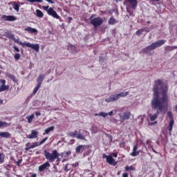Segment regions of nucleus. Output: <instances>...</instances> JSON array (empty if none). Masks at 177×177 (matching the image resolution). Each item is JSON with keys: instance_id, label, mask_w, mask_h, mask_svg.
<instances>
[{"instance_id": "nucleus-1", "label": "nucleus", "mask_w": 177, "mask_h": 177, "mask_svg": "<svg viewBox=\"0 0 177 177\" xmlns=\"http://www.w3.org/2000/svg\"><path fill=\"white\" fill-rule=\"evenodd\" d=\"M168 86L162 83V80L158 79L154 81L153 88V98L151 102L152 109L162 111L163 109L168 107Z\"/></svg>"}, {"instance_id": "nucleus-2", "label": "nucleus", "mask_w": 177, "mask_h": 177, "mask_svg": "<svg viewBox=\"0 0 177 177\" xmlns=\"http://www.w3.org/2000/svg\"><path fill=\"white\" fill-rule=\"evenodd\" d=\"M167 42V40L161 39L158 40L155 42H153L151 45L144 48L142 51L143 53H146V55H151V50H154V49H157V48H160L164 45Z\"/></svg>"}, {"instance_id": "nucleus-3", "label": "nucleus", "mask_w": 177, "mask_h": 177, "mask_svg": "<svg viewBox=\"0 0 177 177\" xmlns=\"http://www.w3.org/2000/svg\"><path fill=\"white\" fill-rule=\"evenodd\" d=\"M44 156L46 157V159L50 161V162H55L57 160V162H60V153L57 151V150L54 149L52 151V153H50L46 150H44Z\"/></svg>"}, {"instance_id": "nucleus-4", "label": "nucleus", "mask_w": 177, "mask_h": 177, "mask_svg": "<svg viewBox=\"0 0 177 177\" xmlns=\"http://www.w3.org/2000/svg\"><path fill=\"white\" fill-rule=\"evenodd\" d=\"M129 95V91H122L118 94L111 95L108 98L105 99L106 103H111V102H117L120 97H125Z\"/></svg>"}, {"instance_id": "nucleus-5", "label": "nucleus", "mask_w": 177, "mask_h": 177, "mask_svg": "<svg viewBox=\"0 0 177 177\" xmlns=\"http://www.w3.org/2000/svg\"><path fill=\"white\" fill-rule=\"evenodd\" d=\"M90 21L94 28H97V27H100V26L103 24L104 21L100 17L93 18V15H91L90 17Z\"/></svg>"}, {"instance_id": "nucleus-6", "label": "nucleus", "mask_w": 177, "mask_h": 177, "mask_svg": "<svg viewBox=\"0 0 177 177\" xmlns=\"http://www.w3.org/2000/svg\"><path fill=\"white\" fill-rule=\"evenodd\" d=\"M167 115L170 120L169 122V126L167 127V129L169 132L171 133V132H172V129H174V124H175V120H174V115H172V112L168 111Z\"/></svg>"}, {"instance_id": "nucleus-7", "label": "nucleus", "mask_w": 177, "mask_h": 177, "mask_svg": "<svg viewBox=\"0 0 177 177\" xmlns=\"http://www.w3.org/2000/svg\"><path fill=\"white\" fill-rule=\"evenodd\" d=\"M68 136H71V138H77V139L85 140V136H84V134H82L80 132H78L77 131L69 132Z\"/></svg>"}, {"instance_id": "nucleus-8", "label": "nucleus", "mask_w": 177, "mask_h": 177, "mask_svg": "<svg viewBox=\"0 0 177 177\" xmlns=\"http://www.w3.org/2000/svg\"><path fill=\"white\" fill-rule=\"evenodd\" d=\"M153 110H156V113L155 114H151L149 113L148 114V117L150 118V121H156V120H157V118H158V114L160 113H162V111H164V108L162 111H160V109H153Z\"/></svg>"}, {"instance_id": "nucleus-9", "label": "nucleus", "mask_w": 177, "mask_h": 177, "mask_svg": "<svg viewBox=\"0 0 177 177\" xmlns=\"http://www.w3.org/2000/svg\"><path fill=\"white\" fill-rule=\"evenodd\" d=\"M47 13H48V15H49V16H52L55 19H57L58 20H62V17H60V16H59L57 15V12L56 11H55L52 8V7L49 8V9L47 11Z\"/></svg>"}, {"instance_id": "nucleus-10", "label": "nucleus", "mask_w": 177, "mask_h": 177, "mask_svg": "<svg viewBox=\"0 0 177 177\" xmlns=\"http://www.w3.org/2000/svg\"><path fill=\"white\" fill-rule=\"evenodd\" d=\"M50 168V163L49 162H46L44 164L39 166L38 169L39 172H44L45 169H49Z\"/></svg>"}, {"instance_id": "nucleus-11", "label": "nucleus", "mask_w": 177, "mask_h": 177, "mask_svg": "<svg viewBox=\"0 0 177 177\" xmlns=\"http://www.w3.org/2000/svg\"><path fill=\"white\" fill-rule=\"evenodd\" d=\"M126 3H129L131 6V8L133 10L136 9L138 8V0H125Z\"/></svg>"}, {"instance_id": "nucleus-12", "label": "nucleus", "mask_w": 177, "mask_h": 177, "mask_svg": "<svg viewBox=\"0 0 177 177\" xmlns=\"http://www.w3.org/2000/svg\"><path fill=\"white\" fill-rule=\"evenodd\" d=\"M26 46L28 48H31L36 52H39V44H34L31 43H26Z\"/></svg>"}, {"instance_id": "nucleus-13", "label": "nucleus", "mask_w": 177, "mask_h": 177, "mask_svg": "<svg viewBox=\"0 0 177 177\" xmlns=\"http://www.w3.org/2000/svg\"><path fill=\"white\" fill-rule=\"evenodd\" d=\"M1 19L6 21H15L16 20V17L13 15H3Z\"/></svg>"}, {"instance_id": "nucleus-14", "label": "nucleus", "mask_w": 177, "mask_h": 177, "mask_svg": "<svg viewBox=\"0 0 177 177\" xmlns=\"http://www.w3.org/2000/svg\"><path fill=\"white\" fill-rule=\"evenodd\" d=\"M106 162L110 165H113L114 167L117 165V162L114 160V159L113 158V156H106Z\"/></svg>"}, {"instance_id": "nucleus-15", "label": "nucleus", "mask_w": 177, "mask_h": 177, "mask_svg": "<svg viewBox=\"0 0 177 177\" xmlns=\"http://www.w3.org/2000/svg\"><path fill=\"white\" fill-rule=\"evenodd\" d=\"M27 139H37L38 138V131L32 130L31 133L26 136Z\"/></svg>"}, {"instance_id": "nucleus-16", "label": "nucleus", "mask_w": 177, "mask_h": 177, "mask_svg": "<svg viewBox=\"0 0 177 177\" xmlns=\"http://www.w3.org/2000/svg\"><path fill=\"white\" fill-rule=\"evenodd\" d=\"M130 118H131V112L129 111H126L123 113V115L120 116V120H122V121L129 120Z\"/></svg>"}, {"instance_id": "nucleus-17", "label": "nucleus", "mask_w": 177, "mask_h": 177, "mask_svg": "<svg viewBox=\"0 0 177 177\" xmlns=\"http://www.w3.org/2000/svg\"><path fill=\"white\" fill-rule=\"evenodd\" d=\"M85 147H88L87 145H78L75 148V153L76 154H80V153H82L84 150H85Z\"/></svg>"}, {"instance_id": "nucleus-18", "label": "nucleus", "mask_w": 177, "mask_h": 177, "mask_svg": "<svg viewBox=\"0 0 177 177\" xmlns=\"http://www.w3.org/2000/svg\"><path fill=\"white\" fill-rule=\"evenodd\" d=\"M136 150H138V144L133 146V152L130 153V156L132 157H136V156H139V151Z\"/></svg>"}, {"instance_id": "nucleus-19", "label": "nucleus", "mask_w": 177, "mask_h": 177, "mask_svg": "<svg viewBox=\"0 0 177 177\" xmlns=\"http://www.w3.org/2000/svg\"><path fill=\"white\" fill-rule=\"evenodd\" d=\"M174 49H177L176 46H165V52L167 53L168 52H172V50H174Z\"/></svg>"}, {"instance_id": "nucleus-20", "label": "nucleus", "mask_w": 177, "mask_h": 177, "mask_svg": "<svg viewBox=\"0 0 177 177\" xmlns=\"http://www.w3.org/2000/svg\"><path fill=\"white\" fill-rule=\"evenodd\" d=\"M44 80H45V75H39V77L37 79V85H42V82H44Z\"/></svg>"}, {"instance_id": "nucleus-21", "label": "nucleus", "mask_w": 177, "mask_h": 177, "mask_svg": "<svg viewBox=\"0 0 177 177\" xmlns=\"http://www.w3.org/2000/svg\"><path fill=\"white\" fill-rule=\"evenodd\" d=\"M25 31H27L28 32H29V34H34L35 32H37L38 30H37V29L28 26L25 28Z\"/></svg>"}, {"instance_id": "nucleus-22", "label": "nucleus", "mask_w": 177, "mask_h": 177, "mask_svg": "<svg viewBox=\"0 0 177 177\" xmlns=\"http://www.w3.org/2000/svg\"><path fill=\"white\" fill-rule=\"evenodd\" d=\"M11 134L9 132H0V138H6V139L10 138Z\"/></svg>"}, {"instance_id": "nucleus-23", "label": "nucleus", "mask_w": 177, "mask_h": 177, "mask_svg": "<svg viewBox=\"0 0 177 177\" xmlns=\"http://www.w3.org/2000/svg\"><path fill=\"white\" fill-rule=\"evenodd\" d=\"M55 129V127L51 126L47 129H45L44 133H43V135H48V133H49V132L54 131Z\"/></svg>"}, {"instance_id": "nucleus-24", "label": "nucleus", "mask_w": 177, "mask_h": 177, "mask_svg": "<svg viewBox=\"0 0 177 177\" xmlns=\"http://www.w3.org/2000/svg\"><path fill=\"white\" fill-rule=\"evenodd\" d=\"M36 16L40 19H42V17H44V12H42L41 10H36Z\"/></svg>"}, {"instance_id": "nucleus-25", "label": "nucleus", "mask_w": 177, "mask_h": 177, "mask_svg": "<svg viewBox=\"0 0 177 177\" xmlns=\"http://www.w3.org/2000/svg\"><path fill=\"white\" fill-rule=\"evenodd\" d=\"M115 24H117V20L114 19V17H111L109 20V24L111 26H114Z\"/></svg>"}, {"instance_id": "nucleus-26", "label": "nucleus", "mask_w": 177, "mask_h": 177, "mask_svg": "<svg viewBox=\"0 0 177 177\" xmlns=\"http://www.w3.org/2000/svg\"><path fill=\"white\" fill-rule=\"evenodd\" d=\"M9 90V86L1 85L0 86V92H3L5 91Z\"/></svg>"}, {"instance_id": "nucleus-27", "label": "nucleus", "mask_w": 177, "mask_h": 177, "mask_svg": "<svg viewBox=\"0 0 177 177\" xmlns=\"http://www.w3.org/2000/svg\"><path fill=\"white\" fill-rule=\"evenodd\" d=\"M15 42H16V44H19V45H21L22 48H26V45H27V43H23L19 41V39H15Z\"/></svg>"}, {"instance_id": "nucleus-28", "label": "nucleus", "mask_w": 177, "mask_h": 177, "mask_svg": "<svg viewBox=\"0 0 177 177\" xmlns=\"http://www.w3.org/2000/svg\"><path fill=\"white\" fill-rule=\"evenodd\" d=\"M27 120H28V124H31V122H32V120H34L35 118V116H34V114H32L29 116H27Z\"/></svg>"}, {"instance_id": "nucleus-29", "label": "nucleus", "mask_w": 177, "mask_h": 177, "mask_svg": "<svg viewBox=\"0 0 177 177\" xmlns=\"http://www.w3.org/2000/svg\"><path fill=\"white\" fill-rule=\"evenodd\" d=\"M13 9H15V10H16V12H19V10H20V5H19L16 2H14Z\"/></svg>"}, {"instance_id": "nucleus-30", "label": "nucleus", "mask_w": 177, "mask_h": 177, "mask_svg": "<svg viewBox=\"0 0 177 177\" xmlns=\"http://www.w3.org/2000/svg\"><path fill=\"white\" fill-rule=\"evenodd\" d=\"M5 162V154L0 153V164H3Z\"/></svg>"}, {"instance_id": "nucleus-31", "label": "nucleus", "mask_w": 177, "mask_h": 177, "mask_svg": "<svg viewBox=\"0 0 177 177\" xmlns=\"http://www.w3.org/2000/svg\"><path fill=\"white\" fill-rule=\"evenodd\" d=\"M71 165L66 164L64 167V171L65 172H68V171H71Z\"/></svg>"}, {"instance_id": "nucleus-32", "label": "nucleus", "mask_w": 177, "mask_h": 177, "mask_svg": "<svg viewBox=\"0 0 177 177\" xmlns=\"http://www.w3.org/2000/svg\"><path fill=\"white\" fill-rule=\"evenodd\" d=\"M125 171H135V167L133 166H126L124 167Z\"/></svg>"}, {"instance_id": "nucleus-33", "label": "nucleus", "mask_w": 177, "mask_h": 177, "mask_svg": "<svg viewBox=\"0 0 177 177\" xmlns=\"http://www.w3.org/2000/svg\"><path fill=\"white\" fill-rule=\"evenodd\" d=\"M39 88H41V85L40 84H37V86H35V88L33 90V95H35V93H37V92H38V91L39 90Z\"/></svg>"}, {"instance_id": "nucleus-34", "label": "nucleus", "mask_w": 177, "mask_h": 177, "mask_svg": "<svg viewBox=\"0 0 177 177\" xmlns=\"http://www.w3.org/2000/svg\"><path fill=\"white\" fill-rule=\"evenodd\" d=\"M95 115H100L104 118H106V117H107V113L104 112H100L99 114H95Z\"/></svg>"}, {"instance_id": "nucleus-35", "label": "nucleus", "mask_w": 177, "mask_h": 177, "mask_svg": "<svg viewBox=\"0 0 177 177\" xmlns=\"http://www.w3.org/2000/svg\"><path fill=\"white\" fill-rule=\"evenodd\" d=\"M20 57H21V55L19 53H16L14 55V59L15 60L17 61V60H19L20 59Z\"/></svg>"}, {"instance_id": "nucleus-36", "label": "nucleus", "mask_w": 177, "mask_h": 177, "mask_svg": "<svg viewBox=\"0 0 177 177\" xmlns=\"http://www.w3.org/2000/svg\"><path fill=\"white\" fill-rule=\"evenodd\" d=\"M144 31H145V29H139L138 30L136 31V34L139 37L140 35H141L142 32H143Z\"/></svg>"}, {"instance_id": "nucleus-37", "label": "nucleus", "mask_w": 177, "mask_h": 177, "mask_svg": "<svg viewBox=\"0 0 177 177\" xmlns=\"http://www.w3.org/2000/svg\"><path fill=\"white\" fill-rule=\"evenodd\" d=\"M47 139H48V137L43 138L39 142H38L39 145L41 146V145H44V143H45V142H46Z\"/></svg>"}, {"instance_id": "nucleus-38", "label": "nucleus", "mask_w": 177, "mask_h": 177, "mask_svg": "<svg viewBox=\"0 0 177 177\" xmlns=\"http://www.w3.org/2000/svg\"><path fill=\"white\" fill-rule=\"evenodd\" d=\"M38 146H39V142H33L32 145H30V147L31 149H34L35 147H37Z\"/></svg>"}, {"instance_id": "nucleus-39", "label": "nucleus", "mask_w": 177, "mask_h": 177, "mask_svg": "<svg viewBox=\"0 0 177 177\" xmlns=\"http://www.w3.org/2000/svg\"><path fill=\"white\" fill-rule=\"evenodd\" d=\"M28 2H30V3H34V2H39L41 3L43 2L42 0H26Z\"/></svg>"}, {"instance_id": "nucleus-40", "label": "nucleus", "mask_w": 177, "mask_h": 177, "mask_svg": "<svg viewBox=\"0 0 177 177\" xmlns=\"http://www.w3.org/2000/svg\"><path fill=\"white\" fill-rule=\"evenodd\" d=\"M69 48L73 51V52H77V47L74 45H71L69 46Z\"/></svg>"}, {"instance_id": "nucleus-41", "label": "nucleus", "mask_w": 177, "mask_h": 177, "mask_svg": "<svg viewBox=\"0 0 177 177\" xmlns=\"http://www.w3.org/2000/svg\"><path fill=\"white\" fill-rule=\"evenodd\" d=\"M8 123H6V122H3V121H1L0 120V129L2 127H6Z\"/></svg>"}, {"instance_id": "nucleus-42", "label": "nucleus", "mask_w": 177, "mask_h": 177, "mask_svg": "<svg viewBox=\"0 0 177 177\" xmlns=\"http://www.w3.org/2000/svg\"><path fill=\"white\" fill-rule=\"evenodd\" d=\"M8 78H10V80H12V81H15V80H16V77H15V75H8Z\"/></svg>"}, {"instance_id": "nucleus-43", "label": "nucleus", "mask_w": 177, "mask_h": 177, "mask_svg": "<svg viewBox=\"0 0 177 177\" xmlns=\"http://www.w3.org/2000/svg\"><path fill=\"white\" fill-rule=\"evenodd\" d=\"M21 162H23V159H19L18 161H17L16 164L18 167H20Z\"/></svg>"}, {"instance_id": "nucleus-44", "label": "nucleus", "mask_w": 177, "mask_h": 177, "mask_svg": "<svg viewBox=\"0 0 177 177\" xmlns=\"http://www.w3.org/2000/svg\"><path fill=\"white\" fill-rule=\"evenodd\" d=\"M13 49L15 50V52H20V49H19V48H17L16 46H13Z\"/></svg>"}, {"instance_id": "nucleus-45", "label": "nucleus", "mask_w": 177, "mask_h": 177, "mask_svg": "<svg viewBox=\"0 0 177 177\" xmlns=\"http://www.w3.org/2000/svg\"><path fill=\"white\" fill-rule=\"evenodd\" d=\"M0 82L1 84V85H5V84H6V80H1Z\"/></svg>"}, {"instance_id": "nucleus-46", "label": "nucleus", "mask_w": 177, "mask_h": 177, "mask_svg": "<svg viewBox=\"0 0 177 177\" xmlns=\"http://www.w3.org/2000/svg\"><path fill=\"white\" fill-rule=\"evenodd\" d=\"M70 154H71V152L70 151H66L65 157H68V156H70Z\"/></svg>"}, {"instance_id": "nucleus-47", "label": "nucleus", "mask_w": 177, "mask_h": 177, "mask_svg": "<svg viewBox=\"0 0 177 177\" xmlns=\"http://www.w3.org/2000/svg\"><path fill=\"white\" fill-rule=\"evenodd\" d=\"M99 62H104V57H99Z\"/></svg>"}, {"instance_id": "nucleus-48", "label": "nucleus", "mask_w": 177, "mask_h": 177, "mask_svg": "<svg viewBox=\"0 0 177 177\" xmlns=\"http://www.w3.org/2000/svg\"><path fill=\"white\" fill-rule=\"evenodd\" d=\"M43 9H44V10H46V11L48 12V10H49V6H44V7H43Z\"/></svg>"}, {"instance_id": "nucleus-49", "label": "nucleus", "mask_w": 177, "mask_h": 177, "mask_svg": "<svg viewBox=\"0 0 177 177\" xmlns=\"http://www.w3.org/2000/svg\"><path fill=\"white\" fill-rule=\"evenodd\" d=\"M174 172H176V174H177V162L176 163V165L174 166Z\"/></svg>"}, {"instance_id": "nucleus-50", "label": "nucleus", "mask_w": 177, "mask_h": 177, "mask_svg": "<svg viewBox=\"0 0 177 177\" xmlns=\"http://www.w3.org/2000/svg\"><path fill=\"white\" fill-rule=\"evenodd\" d=\"M112 156H113V157H114L115 158H117V157H118V154H117V153H112Z\"/></svg>"}, {"instance_id": "nucleus-51", "label": "nucleus", "mask_w": 177, "mask_h": 177, "mask_svg": "<svg viewBox=\"0 0 177 177\" xmlns=\"http://www.w3.org/2000/svg\"><path fill=\"white\" fill-rule=\"evenodd\" d=\"M32 148H31V146H30V147H26V148H25V150H26V151H28V150H30V149H31Z\"/></svg>"}, {"instance_id": "nucleus-52", "label": "nucleus", "mask_w": 177, "mask_h": 177, "mask_svg": "<svg viewBox=\"0 0 177 177\" xmlns=\"http://www.w3.org/2000/svg\"><path fill=\"white\" fill-rule=\"evenodd\" d=\"M72 167H74L75 168V167H78V163H73L72 165H71Z\"/></svg>"}, {"instance_id": "nucleus-53", "label": "nucleus", "mask_w": 177, "mask_h": 177, "mask_svg": "<svg viewBox=\"0 0 177 177\" xmlns=\"http://www.w3.org/2000/svg\"><path fill=\"white\" fill-rule=\"evenodd\" d=\"M128 173H123L122 174V177H128Z\"/></svg>"}, {"instance_id": "nucleus-54", "label": "nucleus", "mask_w": 177, "mask_h": 177, "mask_svg": "<svg viewBox=\"0 0 177 177\" xmlns=\"http://www.w3.org/2000/svg\"><path fill=\"white\" fill-rule=\"evenodd\" d=\"M46 1L47 2H48L49 3H52V4L55 3V2L53 1H52V0H46Z\"/></svg>"}, {"instance_id": "nucleus-55", "label": "nucleus", "mask_w": 177, "mask_h": 177, "mask_svg": "<svg viewBox=\"0 0 177 177\" xmlns=\"http://www.w3.org/2000/svg\"><path fill=\"white\" fill-rule=\"evenodd\" d=\"M35 115H36L37 117H39V115H41V113L35 112Z\"/></svg>"}, {"instance_id": "nucleus-56", "label": "nucleus", "mask_w": 177, "mask_h": 177, "mask_svg": "<svg viewBox=\"0 0 177 177\" xmlns=\"http://www.w3.org/2000/svg\"><path fill=\"white\" fill-rule=\"evenodd\" d=\"M107 115H113V111L109 112L108 113H106Z\"/></svg>"}, {"instance_id": "nucleus-57", "label": "nucleus", "mask_w": 177, "mask_h": 177, "mask_svg": "<svg viewBox=\"0 0 177 177\" xmlns=\"http://www.w3.org/2000/svg\"><path fill=\"white\" fill-rule=\"evenodd\" d=\"M151 125H157V121L151 123Z\"/></svg>"}, {"instance_id": "nucleus-58", "label": "nucleus", "mask_w": 177, "mask_h": 177, "mask_svg": "<svg viewBox=\"0 0 177 177\" xmlns=\"http://www.w3.org/2000/svg\"><path fill=\"white\" fill-rule=\"evenodd\" d=\"M30 145V142H27V143L26 144V147H30V146H31V145Z\"/></svg>"}, {"instance_id": "nucleus-59", "label": "nucleus", "mask_w": 177, "mask_h": 177, "mask_svg": "<svg viewBox=\"0 0 177 177\" xmlns=\"http://www.w3.org/2000/svg\"><path fill=\"white\" fill-rule=\"evenodd\" d=\"M10 38L11 39H13V38H15V35H10Z\"/></svg>"}, {"instance_id": "nucleus-60", "label": "nucleus", "mask_w": 177, "mask_h": 177, "mask_svg": "<svg viewBox=\"0 0 177 177\" xmlns=\"http://www.w3.org/2000/svg\"><path fill=\"white\" fill-rule=\"evenodd\" d=\"M1 104H3V100L0 99V106H1Z\"/></svg>"}, {"instance_id": "nucleus-61", "label": "nucleus", "mask_w": 177, "mask_h": 177, "mask_svg": "<svg viewBox=\"0 0 177 177\" xmlns=\"http://www.w3.org/2000/svg\"><path fill=\"white\" fill-rule=\"evenodd\" d=\"M30 177H37V174H33L31 175Z\"/></svg>"}, {"instance_id": "nucleus-62", "label": "nucleus", "mask_w": 177, "mask_h": 177, "mask_svg": "<svg viewBox=\"0 0 177 177\" xmlns=\"http://www.w3.org/2000/svg\"><path fill=\"white\" fill-rule=\"evenodd\" d=\"M106 156H107V155H106L104 153L102 155L103 158H106Z\"/></svg>"}, {"instance_id": "nucleus-63", "label": "nucleus", "mask_w": 177, "mask_h": 177, "mask_svg": "<svg viewBox=\"0 0 177 177\" xmlns=\"http://www.w3.org/2000/svg\"><path fill=\"white\" fill-rule=\"evenodd\" d=\"M152 151H153V153H156V154H157V151L154 149H152Z\"/></svg>"}, {"instance_id": "nucleus-64", "label": "nucleus", "mask_w": 177, "mask_h": 177, "mask_svg": "<svg viewBox=\"0 0 177 177\" xmlns=\"http://www.w3.org/2000/svg\"><path fill=\"white\" fill-rule=\"evenodd\" d=\"M175 111H177V104L175 106Z\"/></svg>"}]
</instances>
